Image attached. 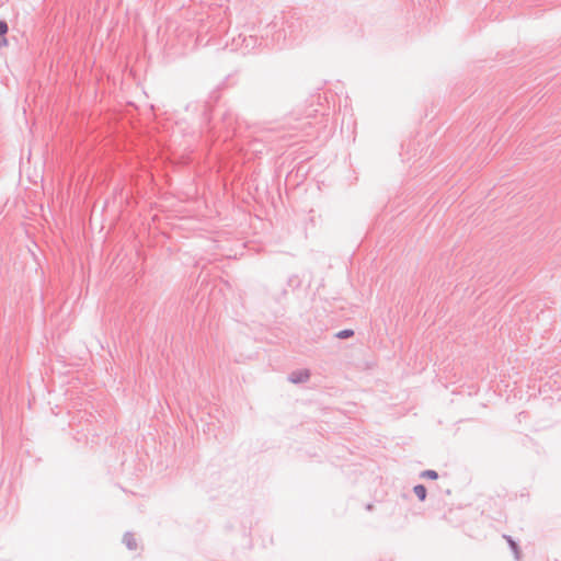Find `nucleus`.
<instances>
[{
  "mask_svg": "<svg viewBox=\"0 0 561 561\" xmlns=\"http://www.w3.org/2000/svg\"><path fill=\"white\" fill-rule=\"evenodd\" d=\"M310 374L307 369L295 371L290 375V381L294 383L305 382L309 379Z\"/></svg>",
  "mask_w": 561,
  "mask_h": 561,
  "instance_id": "obj_1",
  "label": "nucleus"
},
{
  "mask_svg": "<svg viewBox=\"0 0 561 561\" xmlns=\"http://www.w3.org/2000/svg\"><path fill=\"white\" fill-rule=\"evenodd\" d=\"M8 33V24L3 21H0V47H4L8 45V39L3 37Z\"/></svg>",
  "mask_w": 561,
  "mask_h": 561,
  "instance_id": "obj_2",
  "label": "nucleus"
},
{
  "mask_svg": "<svg viewBox=\"0 0 561 561\" xmlns=\"http://www.w3.org/2000/svg\"><path fill=\"white\" fill-rule=\"evenodd\" d=\"M414 493L415 495L421 500V501H424L425 497H426V489L424 485L422 484H419V485H415L414 486Z\"/></svg>",
  "mask_w": 561,
  "mask_h": 561,
  "instance_id": "obj_3",
  "label": "nucleus"
},
{
  "mask_svg": "<svg viewBox=\"0 0 561 561\" xmlns=\"http://www.w3.org/2000/svg\"><path fill=\"white\" fill-rule=\"evenodd\" d=\"M422 477L436 480L438 478V474L434 470H425L424 472H422Z\"/></svg>",
  "mask_w": 561,
  "mask_h": 561,
  "instance_id": "obj_4",
  "label": "nucleus"
},
{
  "mask_svg": "<svg viewBox=\"0 0 561 561\" xmlns=\"http://www.w3.org/2000/svg\"><path fill=\"white\" fill-rule=\"evenodd\" d=\"M354 334V332L352 330H343V331H340L336 336L340 337V339H346V337H350Z\"/></svg>",
  "mask_w": 561,
  "mask_h": 561,
  "instance_id": "obj_5",
  "label": "nucleus"
}]
</instances>
